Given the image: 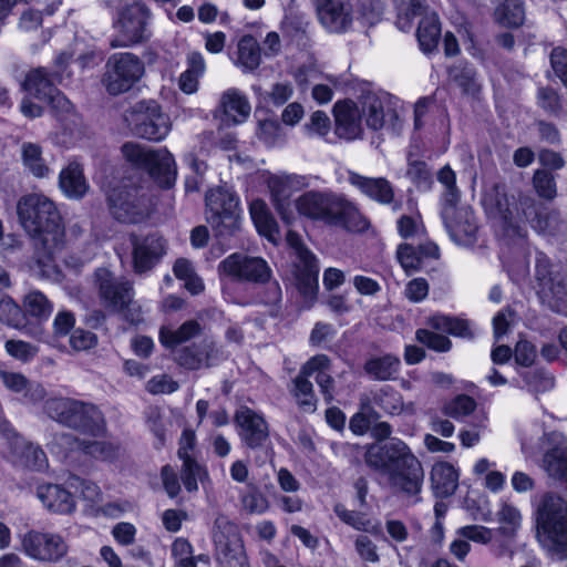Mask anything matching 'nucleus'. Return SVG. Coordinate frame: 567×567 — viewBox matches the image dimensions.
Returning a JSON list of instances; mask_svg holds the SVG:
<instances>
[{
	"mask_svg": "<svg viewBox=\"0 0 567 567\" xmlns=\"http://www.w3.org/2000/svg\"><path fill=\"white\" fill-rule=\"evenodd\" d=\"M17 209L22 227L33 239L35 262L43 275L50 276L65 245L61 216L54 203L42 194L23 196Z\"/></svg>",
	"mask_w": 567,
	"mask_h": 567,
	"instance_id": "obj_1",
	"label": "nucleus"
},
{
	"mask_svg": "<svg viewBox=\"0 0 567 567\" xmlns=\"http://www.w3.org/2000/svg\"><path fill=\"white\" fill-rule=\"evenodd\" d=\"M368 466L386 473L392 487L408 496L415 497L421 492L424 471L411 449L398 437L384 444H371L364 453Z\"/></svg>",
	"mask_w": 567,
	"mask_h": 567,
	"instance_id": "obj_2",
	"label": "nucleus"
},
{
	"mask_svg": "<svg viewBox=\"0 0 567 567\" xmlns=\"http://www.w3.org/2000/svg\"><path fill=\"white\" fill-rule=\"evenodd\" d=\"M520 196L519 198H522ZM482 205L488 216L498 219L503 224V238L508 249L516 248L520 260L517 265L508 264V272L514 280H519L528 274V260L526 258V229L522 227L523 213L520 199L518 203L513 196L508 198L505 187L502 185H492L486 188L483 197Z\"/></svg>",
	"mask_w": 567,
	"mask_h": 567,
	"instance_id": "obj_3",
	"label": "nucleus"
},
{
	"mask_svg": "<svg viewBox=\"0 0 567 567\" xmlns=\"http://www.w3.org/2000/svg\"><path fill=\"white\" fill-rule=\"evenodd\" d=\"M295 207L299 215L310 220L351 231H363L369 227L368 219L353 203L332 192L308 190L296 199Z\"/></svg>",
	"mask_w": 567,
	"mask_h": 567,
	"instance_id": "obj_4",
	"label": "nucleus"
},
{
	"mask_svg": "<svg viewBox=\"0 0 567 567\" xmlns=\"http://www.w3.org/2000/svg\"><path fill=\"white\" fill-rule=\"evenodd\" d=\"M537 538L546 553L567 558V503L557 495H546L537 509Z\"/></svg>",
	"mask_w": 567,
	"mask_h": 567,
	"instance_id": "obj_5",
	"label": "nucleus"
},
{
	"mask_svg": "<svg viewBox=\"0 0 567 567\" xmlns=\"http://www.w3.org/2000/svg\"><path fill=\"white\" fill-rule=\"evenodd\" d=\"M44 410L51 419L82 433L93 436L104 433V417L91 403L69 398H54L45 401Z\"/></svg>",
	"mask_w": 567,
	"mask_h": 567,
	"instance_id": "obj_6",
	"label": "nucleus"
},
{
	"mask_svg": "<svg viewBox=\"0 0 567 567\" xmlns=\"http://www.w3.org/2000/svg\"><path fill=\"white\" fill-rule=\"evenodd\" d=\"M121 151L126 162L148 172L162 187L168 188L175 183V159L166 148L154 151L135 142H126Z\"/></svg>",
	"mask_w": 567,
	"mask_h": 567,
	"instance_id": "obj_7",
	"label": "nucleus"
},
{
	"mask_svg": "<svg viewBox=\"0 0 567 567\" xmlns=\"http://www.w3.org/2000/svg\"><path fill=\"white\" fill-rule=\"evenodd\" d=\"M207 221L217 237L234 235L240 227L239 197L224 187L212 188L206 194Z\"/></svg>",
	"mask_w": 567,
	"mask_h": 567,
	"instance_id": "obj_8",
	"label": "nucleus"
},
{
	"mask_svg": "<svg viewBox=\"0 0 567 567\" xmlns=\"http://www.w3.org/2000/svg\"><path fill=\"white\" fill-rule=\"evenodd\" d=\"M125 121L135 135L153 142L163 141L172 128L169 116L153 100L135 103L125 112Z\"/></svg>",
	"mask_w": 567,
	"mask_h": 567,
	"instance_id": "obj_9",
	"label": "nucleus"
},
{
	"mask_svg": "<svg viewBox=\"0 0 567 567\" xmlns=\"http://www.w3.org/2000/svg\"><path fill=\"white\" fill-rule=\"evenodd\" d=\"M103 83L112 95L130 91L144 75L143 61L131 52L112 54L105 64Z\"/></svg>",
	"mask_w": 567,
	"mask_h": 567,
	"instance_id": "obj_10",
	"label": "nucleus"
},
{
	"mask_svg": "<svg viewBox=\"0 0 567 567\" xmlns=\"http://www.w3.org/2000/svg\"><path fill=\"white\" fill-rule=\"evenodd\" d=\"M150 8L142 1H134L118 10L114 27L117 35L111 40L112 48H126L146 38V25L151 19Z\"/></svg>",
	"mask_w": 567,
	"mask_h": 567,
	"instance_id": "obj_11",
	"label": "nucleus"
},
{
	"mask_svg": "<svg viewBox=\"0 0 567 567\" xmlns=\"http://www.w3.org/2000/svg\"><path fill=\"white\" fill-rule=\"evenodd\" d=\"M19 549L32 560L54 564L63 559L69 546L58 533L29 529L18 535Z\"/></svg>",
	"mask_w": 567,
	"mask_h": 567,
	"instance_id": "obj_12",
	"label": "nucleus"
},
{
	"mask_svg": "<svg viewBox=\"0 0 567 567\" xmlns=\"http://www.w3.org/2000/svg\"><path fill=\"white\" fill-rule=\"evenodd\" d=\"M213 538L219 567H250L244 540L236 526L226 517L215 520Z\"/></svg>",
	"mask_w": 567,
	"mask_h": 567,
	"instance_id": "obj_13",
	"label": "nucleus"
},
{
	"mask_svg": "<svg viewBox=\"0 0 567 567\" xmlns=\"http://www.w3.org/2000/svg\"><path fill=\"white\" fill-rule=\"evenodd\" d=\"M361 112L367 126L373 131L401 127L399 102L385 92H369L360 99Z\"/></svg>",
	"mask_w": 567,
	"mask_h": 567,
	"instance_id": "obj_14",
	"label": "nucleus"
},
{
	"mask_svg": "<svg viewBox=\"0 0 567 567\" xmlns=\"http://www.w3.org/2000/svg\"><path fill=\"white\" fill-rule=\"evenodd\" d=\"M111 214L121 223L137 224L150 215V200L135 186L123 185L107 196Z\"/></svg>",
	"mask_w": 567,
	"mask_h": 567,
	"instance_id": "obj_15",
	"label": "nucleus"
},
{
	"mask_svg": "<svg viewBox=\"0 0 567 567\" xmlns=\"http://www.w3.org/2000/svg\"><path fill=\"white\" fill-rule=\"evenodd\" d=\"M101 303L112 312H122L132 303L134 289L131 281L115 277L107 268H99L94 274Z\"/></svg>",
	"mask_w": 567,
	"mask_h": 567,
	"instance_id": "obj_16",
	"label": "nucleus"
},
{
	"mask_svg": "<svg viewBox=\"0 0 567 567\" xmlns=\"http://www.w3.org/2000/svg\"><path fill=\"white\" fill-rule=\"evenodd\" d=\"M218 272L231 280L248 282H265L271 276L265 259L239 252L231 254L220 261Z\"/></svg>",
	"mask_w": 567,
	"mask_h": 567,
	"instance_id": "obj_17",
	"label": "nucleus"
},
{
	"mask_svg": "<svg viewBox=\"0 0 567 567\" xmlns=\"http://www.w3.org/2000/svg\"><path fill=\"white\" fill-rule=\"evenodd\" d=\"M288 245L295 250L297 264V287L305 297H313L318 289L319 265L316 256L308 250L300 236L289 230L286 235Z\"/></svg>",
	"mask_w": 567,
	"mask_h": 567,
	"instance_id": "obj_18",
	"label": "nucleus"
},
{
	"mask_svg": "<svg viewBox=\"0 0 567 567\" xmlns=\"http://www.w3.org/2000/svg\"><path fill=\"white\" fill-rule=\"evenodd\" d=\"M319 22L330 33H346L353 22V8L349 0H312Z\"/></svg>",
	"mask_w": 567,
	"mask_h": 567,
	"instance_id": "obj_19",
	"label": "nucleus"
},
{
	"mask_svg": "<svg viewBox=\"0 0 567 567\" xmlns=\"http://www.w3.org/2000/svg\"><path fill=\"white\" fill-rule=\"evenodd\" d=\"M133 244V265L137 274L151 270L165 255V239L154 233L146 236H135Z\"/></svg>",
	"mask_w": 567,
	"mask_h": 567,
	"instance_id": "obj_20",
	"label": "nucleus"
},
{
	"mask_svg": "<svg viewBox=\"0 0 567 567\" xmlns=\"http://www.w3.org/2000/svg\"><path fill=\"white\" fill-rule=\"evenodd\" d=\"M235 423L239 437L250 449L262 446L269 436L264 416L248 406H241L236 411Z\"/></svg>",
	"mask_w": 567,
	"mask_h": 567,
	"instance_id": "obj_21",
	"label": "nucleus"
},
{
	"mask_svg": "<svg viewBox=\"0 0 567 567\" xmlns=\"http://www.w3.org/2000/svg\"><path fill=\"white\" fill-rule=\"evenodd\" d=\"M0 432L8 439H12V452L19 457L20 463L33 471H44L48 467V458L39 445H34L19 436L7 420H0Z\"/></svg>",
	"mask_w": 567,
	"mask_h": 567,
	"instance_id": "obj_22",
	"label": "nucleus"
},
{
	"mask_svg": "<svg viewBox=\"0 0 567 567\" xmlns=\"http://www.w3.org/2000/svg\"><path fill=\"white\" fill-rule=\"evenodd\" d=\"M336 133L338 136L352 141L361 137L364 121L360 102L343 101L337 102L333 107Z\"/></svg>",
	"mask_w": 567,
	"mask_h": 567,
	"instance_id": "obj_23",
	"label": "nucleus"
},
{
	"mask_svg": "<svg viewBox=\"0 0 567 567\" xmlns=\"http://www.w3.org/2000/svg\"><path fill=\"white\" fill-rule=\"evenodd\" d=\"M307 186L306 178L299 175H276L268 179V187L277 212L289 224L291 216L288 213V199L293 192Z\"/></svg>",
	"mask_w": 567,
	"mask_h": 567,
	"instance_id": "obj_24",
	"label": "nucleus"
},
{
	"mask_svg": "<svg viewBox=\"0 0 567 567\" xmlns=\"http://www.w3.org/2000/svg\"><path fill=\"white\" fill-rule=\"evenodd\" d=\"M37 497L43 507L53 514L70 515L76 509V501L70 488L59 484H42L37 488Z\"/></svg>",
	"mask_w": 567,
	"mask_h": 567,
	"instance_id": "obj_25",
	"label": "nucleus"
},
{
	"mask_svg": "<svg viewBox=\"0 0 567 567\" xmlns=\"http://www.w3.org/2000/svg\"><path fill=\"white\" fill-rule=\"evenodd\" d=\"M348 182L368 198L386 205L394 198V189L391 183L384 177H368L357 172H348Z\"/></svg>",
	"mask_w": 567,
	"mask_h": 567,
	"instance_id": "obj_26",
	"label": "nucleus"
},
{
	"mask_svg": "<svg viewBox=\"0 0 567 567\" xmlns=\"http://www.w3.org/2000/svg\"><path fill=\"white\" fill-rule=\"evenodd\" d=\"M553 446L543 457V468L549 477L567 482V439L557 432L548 434Z\"/></svg>",
	"mask_w": 567,
	"mask_h": 567,
	"instance_id": "obj_27",
	"label": "nucleus"
},
{
	"mask_svg": "<svg viewBox=\"0 0 567 567\" xmlns=\"http://www.w3.org/2000/svg\"><path fill=\"white\" fill-rule=\"evenodd\" d=\"M219 107L223 113V122L234 125L246 122L251 111L248 97L236 87L223 92Z\"/></svg>",
	"mask_w": 567,
	"mask_h": 567,
	"instance_id": "obj_28",
	"label": "nucleus"
},
{
	"mask_svg": "<svg viewBox=\"0 0 567 567\" xmlns=\"http://www.w3.org/2000/svg\"><path fill=\"white\" fill-rule=\"evenodd\" d=\"M362 395L369 398L371 405L374 403L388 415L394 416L400 414L415 413L414 403H405L401 393L389 385L382 386Z\"/></svg>",
	"mask_w": 567,
	"mask_h": 567,
	"instance_id": "obj_29",
	"label": "nucleus"
},
{
	"mask_svg": "<svg viewBox=\"0 0 567 567\" xmlns=\"http://www.w3.org/2000/svg\"><path fill=\"white\" fill-rule=\"evenodd\" d=\"M535 277L538 284V293L546 299H561L565 295V287L558 274L551 270L550 260L544 255L538 254L535 265Z\"/></svg>",
	"mask_w": 567,
	"mask_h": 567,
	"instance_id": "obj_30",
	"label": "nucleus"
},
{
	"mask_svg": "<svg viewBox=\"0 0 567 567\" xmlns=\"http://www.w3.org/2000/svg\"><path fill=\"white\" fill-rule=\"evenodd\" d=\"M523 221H527L538 233L555 235L558 230L559 216L555 212L543 214L534 198H520Z\"/></svg>",
	"mask_w": 567,
	"mask_h": 567,
	"instance_id": "obj_31",
	"label": "nucleus"
},
{
	"mask_svg": "<svg viewBox=\"0 0 567 567\" xmlns=\"http://www.w3.org/2000/svg\"><path fill=\"white\" fill-rule=\"evenodd\" d=\"M331 361L326 354H317L303 364V374L315 375V380L326 402L333 400L334 380L329 373Z\"/></svg>",
	"mask_w": 567,
	"mask_h": 567,
	"instance_id": "obj_32",
	"label": "nucleus"
},
{
	"mask_svg": "<svg viewBox=\"0 0 567 567\" xmlns=\"http://www.w3.org/2000/svg\"><path fill=\"white\" fill-rule=\"evenodd\" d=\"M451 224L444 226L455 243L468 244L475 239L478 226L470 206L462 205L457 215L452 218Z\"/></svg>",
	"mask_w": 567,
	"mask_h": 567,
	"instance_id": "obj_33",
	"label": "nucleus"
},
{
	"mask_svg": "<svg viewBox=\"0 0 567 567\" xmlns=\"http://www.w3.org/2000/svg\"><path fill=\"white\" fill-rule=\"evenodd\" d=\"M396 256L406 272L421 270L424 267L425 259H436L439 257V247L433 243L420 245L417 248L403 244L399 246Z\"/></svg>",
	"mask_w": 567,
	"mask_h": 567,
	"instance_id": "obj_34",
	"label": "nucleus"
},
{
	"mask_svg": "<svg viewBox=\"0 0 567 567\" xmlns=\"http://www.w3.org/2000/svg\"><path fill=\"white\" fill-rule=\"evenodd\" d=\"M59 186L66 197L82 198L89 189V184L83 174V166L76 161L69 162L59 174Z\"/></svg>",
	"mask_w": 567,
	"mask_h": 567,
	"instance_id": "obj_35",
	"label": "nucleus"
},
{
	"mask_svg": "<svg viewBox=\"0 0 567 567\" xmlns=\"http://www.w3.org/2000/svg\"><path fill=\"white\" fill-rule=\"evenodd\" d=\"M218 350L214 343H205L192 348H184L176 353V361L179 365L189 370H197L202 367H209L217 357Z\"/></svg>",
	"mask_w": 567,
	"mask_h": 567,
	"instance_id": "obj_36",
	"label": "nucleus"
},
{
	"mask_svg": "<svg viewBox=\"0 0 567 567\" xmlns=\"http://www.w3.org/2000/svg\"><path fill=\"white\" fill-rule=\"evenodd\" d=\"M431 482L439 496L447 497L457 488L458 472L451 463H435L431 471Z\"/></svg>",
	"mask_w": 567,
	"mask_h": 567,
	"instance_id": "obj_37",
	"label": "nucleus"
},
{
	"mask_svg": "<svg viewBox=\"0 0 567 567\" xmlns=\"http://www.w3.org/2000/svg\"><path fill=\"white\" fill-rule=\"evenodd\" d=\"M21 161L24 168L37 178H45L51 174V168L43 157L40 144L23 142L21 144Z\"/></svg>",
	"mask_w": 567,
	"mask_h": 567,
	"instance_id": "obj_38",
	"label": "nucleus"
},
{
	"mask_svg": "<svg viewBox=\"0 0 567 567\" xmlns=\"http://www.w3.org/2000/svg\"><path fill=\"white\" fill-rule=\"evenodd\" d=\"M401 361L392 354L369 359L364 364L365 373L378 381L394 380L400 371Z\"/></svg>",
	"mask_w": 567,
	"mask_h": 567,
	"instance_id": "obj_39",
	"label": "nucleus"
},
{
	"mask_svg": "<svg viewBox=\"0 0 567 567\" xmlns=\"http://www.w3.org/2000/svg\"><path fill=\"white\" fill-rule=\"evenodd\" d=\"M59 74H49L44 68H38L31 71L23 83V87L30 94L40 101H45L49 95L55 92L53 85Z\"/></svg>",
	"mask_w": 567,
	"mask_h": 567,
	"instance_id": "obj_40",
	"label": "nucleus"
},
{
	"mask_svg": "<svg viewBox=\"0 0 567 567\" xmlns=\"http://www.w3.org/2000/svg\"><path fill=\"white\" fill-rule=\"evenodd\" d=\"M249 213L258 233L269 240L275 241L278 237L279 230L266 203L261 199L252 200L249 206Z\"/></svg>",
	"mask_w": 567,
	"mask_h": 567,
	"instance_id": "obj_41",
	"label": "nucleus"
},
{
	"mask_svg": "<svg viewBox=\"0 0 567 567\" xmlns=\"http://www.w3.org/2000/svg\"><path fill=\"white\" fill-rule=\"evenodd\" d=\"M427 324L433 330L446 332L455 337L472 338L474 336L471 322L461 318L434 315L429 318Z\"/></svg>",
	"mask_w": 567,
	"mask_h": 567,
	"instance_id": "obj_42",
	"label": "nucleus"
},
{
	"mask_svg": "<svg viewBox=\"0 0 567 567\" xmlns=\"http://www.w3.org/2000/svg\"><path fill=\"white\" fill-rule=\"evenodd\" d=\"M496 515L499 523L497 533L505 538L514 539L522 527L520 511L511 503L502 502Z\"/></svg>",
	"mask_w": 567,
	"mask_h": 567,
	"instance_id": "obj_43",
	"label": "nucleus"
},
{
	"mask_svg": "<svg viewBox=\"0 0 567 567\" xmlns=\"http://www.w3.org/2000/svg\"><path fill=\"white\" fill-rule=\"evenodd\" d=\"M417 40L423 52H433L441 37V24L435 13L422 18L417 28Z\"/></svg>",
	"mask_w": 567,
	"mask_h": 567,
	"instance_id": "obj_44",
	"label": "nucleus"
},
{
	"mask_svg": "<svg viewBox=\"0 0 567 567\" xmlns=\"http://www.w3.org/2000/svg\"><path fill=\"white\" fill-rule=\"evenodd\" d=\"M260 47L250 35L243 37L238 42L237 65L245 72L256 70L260 64Z\"/></svg>",
	"mask_w": 567,
	"mask_h": 567,
	"instance_id": "obj_45",
	"label": "nucleus"
},
{
	"mask_svg": "<svg viewBox=\"0 0 567 567\" xmlns=\"http://www.w3.org/2000/svg\"><path fill=\"white\" fill-rule=\"evenodd\" d=\"M309 378L308 374H303L302 365L299 374L293 380L292 395L299 408L306 412H313L316 410L317 399Z\"/></svg>",
	"mask_w": 567,
	"mask_h": 567,
	"instance_id": "obj_46",
	"label": "nucleus"
},
{
	"mask_svg": "<svg viewBox=\"0 0 567 567\" xmlns=\"http://www.w3.org/2000/svg\"><path fill=\"white\" fill-rule=\"evenodd\" d=\"M379 413L370 404L369 398L360 395L359 411L354 413L349 422V429L355 435L365 434L374 420L379 419Z\"/></svg>",
	"mask_w": 567,
	"mask_h": 567,
	"instance_id": "obj_47",
	"label": "nucleus"
},
{
	"mask_svg": "<svg viewBox=\"0 0 567 567\" xmlns=\"http://www.w3.org/2000/svg\"><path fill=\"white\" fill-rule=\"evenodd\" d=\"M525 18L520 0H505L495 10V20L503 27H519Z\"/></svg>",
	"mask_w": 567,
	"mask_h": 567,
	"instance_id": "obj_48",
	"label": "nucleus"
},
{
	"mask_svg": "<svg viewBox=\"0 0 567 567\" xmlns=\"http://www.w3.org/2000/svg\"><path fill=\"white\" fill-rule=\"evenodd\" d=\"M199 331L200 326L198 322L190 320L183 323L175 331L163 328L159 332V340L165 347H175L197 336Z\"/></svg>",
	"mask_w": 567,
	"mask_h": 567,
	"instance_id": "obj_49",
	"label": "nucleus"
},
{
	"mask_svg": "<svg viewBox=\"0 0 567 567\" xmlns=\"http://www.w3.org/2000/svg\"><path fill=\"white\" fill-rule=\"evenodd\" d=\"M66 486L79 494V497L86 502L90 507L97 505L102 501L100 487L93 482L78 476H70L66 481Z\"/></svg>",
	"mask_w": 567,
	"mask_h": 567,
	"instance_id": "obj_50",
	"label": "nucleus"
},
{
	"mask_svg": "<svg viewBox=\"0 0 567 567\" xmlns=\"http://www.w3.org/2000/svg\"><path fill=\"white\" fill-rule=\"evenodd\" d=\"M23 307L29 316L39 320H47L53 311L52 303L41 291L38 290L30 291L24 297Z\"/></svg>",
	"mask_w": 567,
	"mask_h": 567,
	"instance_id": "obj_51",
	"label": "nucleus"
},
{
	"mask_svg": "<svg viewBox=\"0 0 567 567\" xmlns=\"http://www.w3.org/2000/svg\"><path fill=\"white\" fill-rule=\"evenodd\" d=\"M334 513L342 522L358 530H363L371 534H378L381 532V527L379 524L372 523L363 514L354 511H349L342 505H337L334 507Z\"/></svg>",
	"mask_w": 567,
	"mask_h": 567,
	"instance_id": "obj_52",
	"label": "nucleus"
},
{
	"mask_svg": "<svg viewBox=\"0 0 567 567\" xmlns=\"http://www.w3.org/2000/svg\"><path fill=\"white\" fill-rule=\"evenodd\" d=\"M207 477L206 470L196 461H183L181 468V480L188 493L198 491V482Z\"/></svg>",
	"mask_w": 567,
	"mask_h": 567,
	"instance_id": "obj_53",
	"label": "nucleus"
},
{
	"mask_svg": "<svg viewBox=\"0 0 567 567\" xmlns=\"http://www.w3.org/2000/svg\"><path fill=\"white\" fill-rule=\"evenodd\" d=\"M538 104L543 110L556 117L567 116V101L563 100L557 92L550 87L539 89Z\"/></svg>",
	"mask_w": 567,
	"mask_h": 567,
	"instance_id": "obj_54",
	"label": "nucleus"
},
{
	"mask_svg": "<svg viewBox=\"0 0 567 567\" xmlns=\"http://www.w3.org/2000/svg\"><path fill=\"white\" fill-rule=\"evenodd\" d=\"M174 567H196L193 545L185 537H176L171 545Z\"/></svg>",
	"mask_w": 567,
	"mask_h": 567,
	"instance_id": "obj_55",
	"label": "nucleus"
},
{
	"mask_svg": "<svg viewBox=\"0 0 567 567\" xmlns=\"http://www.w3.org/2000/svg\"><path fill=\"white\" fill-rule=\"evenodd\" d=\"M476 409V402L473 398L461 394L445 403L443 413L456 421L463 420Z\"/></svg>",
	"mask_w": 567,
	"mask_h": 567,
	"instance_id": "obj_56",
	"label": "nucleus"
},
{
	"mask_svg": "<svg viewBox=\"0 0 567 567\" xmlns=\"http://www.w3.org/2000/svg\"><path fill=\"white\" fill-rule=\"evenodd\" d=\"M525 386L533 393H544L554 388V378L544 370L524 372L522 374Z\"/></svg>",
	"mask_w": 567,
	"mask_h": 567,
	"instance_id": "obj_57",
	"label": "nucleus"
},
{
	"mask_svg": "<svg viewBox=\"0 0 567 567\" xmlns=\"http://www.w3.org/2000/svg\"><path fill=\"white\" fill-rule=\"evenodd\" d=\"M455 534L481 545L491 544L494 538V530L483 525H466L457 528Z\"/></svg>",
	"mask_w": 567,
	"mask_h": 567,
	"instance_id": "obj_58",
	"label": "nucleus"
},
{
	"mask_svg": "<svg viewBox=\"0 0 567 567\" xmlns=\"http://www.w3.org/2000/svg\"><path fill=\"white\" fill-rule=\"evenodd\" d=\"M0 322L13 328L20 327L22 322L21 309L10 297L0 299Z\"/></svg>",
	"mask_w": 567,
	"mask_h": 567,
	"instance_id": "obj_59",
	"label": "nucleus"
},
{
	"mask_svg": "<svg viewBox=\"0 0 567 567\" xmlns=\"http://www.w3.org/2000/svg\"><path fill=\"white\" fill-rule=\"evenodd\" d=\"M7 353L22 362L31 361L38 353V348L22 340H8L4 344Z\"/></svg>",
	"mask_w": 567,
	"mask_h": 567,
	"instance_id": "obj_60",
	"label": "nucleus"
},
{
	"mask_svg": "<svg viewBox=\"0 0 567 567\" xmlns=\"http://www.w3.org/2000/svg\"><path fill=\"white\" fill-rule=\"evenodd\" d=\"M416 339L419 342L425 344L430 349L440 352L449 351L452 346V342L447 337L435 333L427 329H419L416 331Z\"/></svg>",
	"mask_w": 567,
	"mask_h": 567,
	"instance_id": "obj_61",
	"label": "nucleus"
},
{
	"mask_svg": "<svg viewBox=\"0 0 567 567\" xmlns=\"http://www.w3.org/2000/svg\"><path fill=\"white\" fill-rule=\"evenodd\" d=\"M534 187L537 194L545 199H553L556 196V184L554 176L547 172L538 169L533 177Z\"/></svg>",
	"mask_w": 567,
	"mask_h": 567,
	"instance_id": "obj_62",
	"label": "nucleus"
},
{
	"mask_svg": "<svg viewBox=\"0 0 567 567\" xmlns=\"http://www.w3.org/2000/svg\"><path fill=\"white\" fill-rule=\"evenodd\" d=\"M460 192L456 188L453 189H445L443 196H442V210L441 216L443 219L444 225H452L451 220L454 217V215H457V212H460Z\"/></svg>",
	"mask_w": 567,
	"mask_h": 567,
	"instance_id": "obj_63",
	"label": "nucleus"
},
{
	"mask_svg": "<svg viewBox=\"0 0 567 567\" xmlns=\"http://www.w3.org/2000/svg\"><path fill=\"white\" fill-rule=\"evenodd\" d=\"M513 355L515 362L522 367H530L537 358V348L526 339H519L515 344Z\"/></svg>",
	"mask_w": 567,
	"mask_h": 567,
	"instance_id": "obj_64",
	"label": "nucleus"
}]
</instances>
